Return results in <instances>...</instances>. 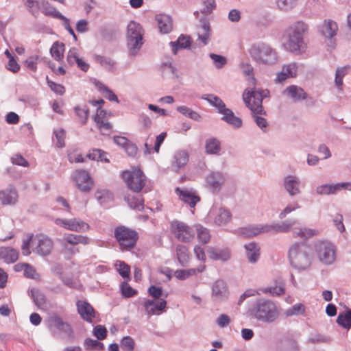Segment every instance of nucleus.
<instances>
[{"instance_id":"obj_29","label":"nucleus","mask_w":351,"mask_h":351,"mask_svg":"<svg viewBox=\"0 0 351 351\" xmlns=\"http://www.w3.org/2000/svg\"><path fill=\"white\" fill-rule=\"evenodd\" d=\"M93 60L108 71L113 72L116 69V61L109 57L95 54Z\"/></svg>"},{"instance_id":"obj_7","label":"nucleus","mask_w":351,"mask_h":351,"mask_svg":"<svg viewBox=\"0 0 351 351\" xmlns=\"http://www.w3.org/2000/svg\"><path fill=\"white\" fill-rule=\"evenodd\" d=\"M143 29L141 25L131 21L127 26V45L130 56H136L141 49L143 42Z\"/></svg>"},{"instance_id":"obj_50","label":"nucleus","mask_w":351,"mask_h":351,"mask_svg":"<svg viewBox=\"0 0 351 351\" xmlns=\"http://www.w3.org/2000/svg\"><path fill=\"white\" fill-rule=\"evenodd\" d=\"M195 229L198 240L203 243H207L210 239L209 230L199 224L195 226Z\"/></svg>"},{"instance_id":"obj_2","label":"nucleus","mask_w":351,"mask_h":351,"mask_svg":"<svg viewBox=\"0 0 351 351\" xmlns=\"http://www.w3.org/2000/svg\"><path fill=\"white\" fill-rule=\"evenodd\" d=\"M313 253L305 242L295 243L289 250L291 265L299 271L306 269L312 263Z\"/></svg>"},{"instance_id":"obj_56","label":"nucleus","mask_w":351,"mask_h":351,"mask_svg":"<svg viewBox=\"0 0 351 351\" xmlns=\"http://www.w3.org/2000/svg\"><path fill=\"white\" fill-rule=\"evenodd\" d=\"M203 8L200 12L204 15H208L213 12L216 8V3L215 0H201Z\"/></svg>"},{"instance_id":"obj_62","label":"nucleus","mask_w":351,"mask_h":351,"mask_svg":"<svg viewBox=\"0 0 351 351\" xmlns=\"http://www.w3.org/2000/svg\"><path fill=\"white\" fill-rule=\"evenodd\" d=\"M317 231L311 228H300L295 232V234L298 237L302 239H308L317 234Z\"/></svg>"},{"instance_id":"obj_17","label":"nucleus","mask_w":351,"mask_h":351,"mask_svg":"<svg viewBox=\"0 0 351 351\" xmlns=\"http://www.w3.org/2000/svg\"><path fill=\"white\" fill-rule=\"evenodd\" d=\"M282 186L285 191L293 197L301 193L300 180L295 175H287L282 179Z\"/></svg>"},{"instance_id":"obj_24","label":"nucleus","mask_w":351,"mask_h":351,"mask_svg":"<svg viewBox=\"0 0 351 351\" xmlns=\"http://www.w3.org/2000/svg\"><path fill=\"white\" fill-rule=\"evenodd\" d=\"M176 193L182 201L189 204L191 208L195 207L196 204L200 201L198 195L187 189H181L178 187L176 189Z\"/></svg>"},{"instance_id":"obj_13","label":"nucleus","mask_w":351,"mask_h":351,"mask_svg":"<svg viewBox=\"0 0 351 351\" xmlns=\"http://www.w3.org/2000/svg\"><path fill=\"white\" fill-rule=\"evenodd\" d=\"M47 326L51 331L57 330L59 332L65 333L69 337L72 336L73 334L71 326L64 322L60 315L56 313L49 317L47 319Z\"/></svg>"},{"instance_id":"obj_12","label":"nucleus","mask_w":351,"mask_h":351,"mask_svg":"<svg viewBox=\"0 0 351 351\" xmlns=\"http://www.w3.org/2000/svg\"><path fill=\"white\" fill-rule=\"evenodd\" d=\"M72 180L78 189L84 193H88L94 185V182L89 173L84 169L76 170L72 175Z\"/></svg>"},{"instance_id":"obj_44","label":"nucleus","mask_w":351,"mask_h":351,"mask_svg":"<svg viewBox=\"0 0 351 351\" xmlns=\"http://www.w3.org/2000/svg\"><path fill=\"white\" fill-rule=\"evenodd\" d=\"M177 111L184 116L189 117V119L196 121H200L202 119V117L200 114L191 109L190 108L185 106H178L176 108Z\"/></svg>"},{"instance_id":"obj_36","label":"nucleus","mask_w":351,"mask_h":351,"mask_svg":"<svg viewBox=\"0 0 351 351\" xmlns=\"http://www.w3.org/2000/svg\"><path fill=\"white\" fill-rule=\"evenodd\" d=\"M41 9L42 12L48 16H52L55 19H60L63 14L58 11L51 3L47 1L41 0Z\"/></svg>"},{"instance_id":"obj_48","label":"nucleus","mask_w":351,"mask_h":351,"mask_svg":"<svg viewBox=\"0 0 351 351\" xmlns=\"http://www.w3.org/2000/svg\"><path fill=\"white\" fill-rule=\"evenodd\" d=\"M84 346L86 350L88 351H93V350H103L104 348V345L103 343L92 339L90 338H86L84 341Z\"/></svg>"},{"instance_id":"obj_27","label":"nucleus","mask_w":351,"mask_h":351,"mask_svg":"<svg viewBox=\"0 0 351 351\" xmlns=\"http://www.w3.org/2000/svg\"><path fill=\"white\" fill-rule=\"evenodd\" d=\"M158 28L162 34L169 33L173 27L171 17L165 14H159L156 16Z\"/></svg>"},{"instance_id":"obj_33","label":"nucleus","mask_w":351,"mask_h":351,"mask_svg":"<svg viewBox=\"0 0 351 351\" xmlns=\"http://www.w3.org/2000/svg\"><path fill=\"white\" fill-rule=\"evenodd\" d=\"M177 259L182 267H186L190 260L188 248L184 245H178L176 249Z\"/></svg>"},{"instance_id":"obj_32","label":"nucleus","mask_w":351,"mask_h":351,"mask_svg":"<svg viewBox=\"0 0 351 351\" xmlns=\"http://www.w3.org/2000/svg\"><path fill=\"white\" fill-rule=\"evenodd\" d=\"M205 149L208 154L219 155L221 152V142L217 138L210 137L206 140Z\"/></svg>"},{"instance_id":"obj_52","label":"nucleus","mask_w":351,"mask_h":351,"mask_svg":"<svg viewBox=\"0 0 351 351\" xmlns=\"http://www.w3.org/2000/svg\"><path fill=\"white\" fill-rule=\"evenodd\" d=\"M265 294H269L271 296H278L285 293V289L284 285H280L275 287H267L261 289Z\"/></svg>"},{"instance_id":"obj_41","label":"nucleus","mask_w":351,"mask_h":351,"mask_svg":"<svg viewBox=\"0 0 351 351\" xmlns=\"http://www.w3.org/2000/svg\"><path fill=\"white\" fill-rule=\"evenodd\" d=\"M30 293L31 297L37 307L40 308L45 307L46 297L41 291L38 289L33 288L31 289Z\"/></svg>"},{"instance_id":"obj_47","label":"nucleus","mask_w":351,"mask_h":351,"mask_svg":"<svg viewBox=\"0 0 351 351\" xmlns=\"http://www.w3.org/2000/svg\"><path fill=\"white\" fill-rule=\"evenodd\" d=\"M107 153L100 149H93L87 155L86 158L93 160L108 162L109 160L106 158Z\"/></svg>"},{"instance_id":"obj_35","label":"nucleus","mask_w":351,"mask_h":351,"mask_svg":"<svg viewBox=\"0 0 351 351\" xmlns=\"http://www.w3.org/2000/svg\"><path fill=\"white\" fill-rule=\"evenodd\" d=\"M94 84L97 88L98 90L104 95L105 98L110 101H114L117 104L119 103V100L117 96L107 86L98 80H95Z\"/></svg>"},{"instance_id":"obj_54","label":"nucleus","mask_w":351,"mask_h":351,"mask_svg":"<svg viewBox=\"0 0 351 351\" xmlns=\"http://www.w3.org/2000/svg\"><path fill=\"white\" fill-rule=\"evenodd\" d=\"M121 348L123 351H134L135 348V341L130 336L123 337L121 341Z\"/></svg>"},{"instance_id":"obj_34","label":"nucleus","mask_w":351,"mask_h":351,"mask_svg":"<svg viewBox=\"0 0 351 351\" xmlns=\"http://www.w3.org/2000/svg\"><path fill=\"white\" fill-rule=\"evenodd\" d=\"M129 206L134 210L142 211L144 209V198L141 195H128L125 197Z\"/></svg>"},{"instance_id":"obj_64","label":"nucleus","mask_w":351,"mask_h":351,"mask_svg":"<svg viewBox=\"0 0 351 351\" xmlns=\"http://www.w3.org/2000/svg\"><path fill=\"white\" fill-rule=\"evenodd\" d=\"M283 70L289 77H295L297 76L298 66L296 62H291L282 66Z\"/></svg>"},{"instance_id":"obj_16","label":"nucleus","mask_w":351,"mask_h":351,"mask_svg":"<svg viewBox=\"0 0 351 351\" xmlns=\"http://www.w3.org/2000/svg\"><path fill=\"white\" fill-rule=\"evenodd\" d=\"M226 180L225 175L221 171H212L205 178V185L213 193L219 192Z\"/></svg>"},{"instance_id":"obj_49","label":"nucleus","mask_w":351,"mask_h":351,"mask_svg":"<svg viewBox=\"0 0 351 351\" xmlns=\"http://www.w3.org/2000/svg\"><path fill=\"white\" fill-rule=\"evenodd\" d=\"M74 111L77 117L79 118L82 125H85L88 121L89 116L88 108L86 106H76L74 108Z\"/></svg>"},{"instance_id":"obj_63","label":"nucleus","mask_w":351,"mask_h":351,"mask_svg":"<svg viewBox=\"0 0 351 351\" xmlns=\"http://www.w3.org/2000/svg\"><path fill=\"white\" fill-rule=\"evenodd\" d=\"M209 56L213 61L214 65L217 69L223 68L227 63L226 58L223 56L212 53H210Z\"/></svg>"},{"instance_id":"obj_46","label":"nucleus","mask_w":351,"mask_h":351,"mask_svg":"<svg viewBox=\"0 0 351 351\" xmlns=\"http://www.w3.org/2000/svg\"><path fill=\"white\" fill-rule=\"evenodd\" d=\"M239 67L242 70L243 74L247 77V80L254 84L256 79L254 74V68L252 64L247 62H241L239 64Z\"/></svg>"},{"instance_id":"obj_55","label":"nucleus","mask_w":351,"mask_h":351,"mask_svg":"<svg viewBox=\"0 0 351 351\" xmlns=\"http://www.w3.org/2000/svg\"><path fill=\"white\" fill-rule=\"evenodd\" d=\"M315 192L319 195H335L333 184H324L316 187Z\"/></svg>"},{"instance_id":"obj_1","label":"nucleus","mask_w":351,"mask_h":351,"mask_svg":"<svg viewBox=\"0 0 351 351\" xmlns=\"http://www.w3.org/2000/svg\"><path fill=\"white\" fill-rule=\"evenodd\" d=\"M267 90L254 88L251 90H246L243 94V101L246 106L252 111L254 122L264 132H266L268 123L265 118L259 116V114L265 113L262 103L263 98L267 97Z\"/></svg>"},{"instance_id":"obj_8","label":"nucleus","mask_w":351,"mask_h":351,"mask_svg":"<svg viewBox=\"0 0 351 351\" xmlns=\"http://www.w3.org/2000/svg\"><path fill=\"white\" fill-rule=\"evenodd\" d=\"M114 234L122 251L132 250L138 239V234L136 230L124 226H117Z\"/></svg>"},{"instance_id":"obj_51","label":"nucleus","mask_w":351,"mask_h":351,"mask_svg":"<svg viewBox=\"0 0 351 351\" xmlns=\"http://www.w3.org/2000/svg\"><path fill=\"white\" fill-rule=\"evenodd\" d=\"M239 232L245 237H254L261 234L259 225L241 228L239 230Z\"/></svg>"},{"instance_id":"obj_9","label":"nucleus","mask_w":351,"mask_h":351,"mask_svg":"<svg viewBox=\"0 0 351 351\" xmlns=\"http://www.w3.org/2000/svg\"><path fill=\"white\" fill-rule=\"evenodd\" d=\"M122 178L128 189L134 193H139L145 186L146 176L140 169L123 171Z\"/></svg>"},{"instance_id":"obj_21","label":"nucleus","mask_w":351,"mask_h":351,"mask_svg":"<svg viewBox=\"0 0 351 351\" xmlns=\"http://www.w3.org/2000/svg\"><path fill=\"white\" fill-rule=\"evenodd\" d=\"M337 30V23L331 19L324 20L322 24L319 26V32L322 36L329 40L336 36Z\"/></svg>"},{"instance_id":"obj_15","label":"nucleus","mask_w":351,"mask_h":351,"mask_svg":"<svg viewBox=\"0 0 351 351\" xmlns=\"http://www.w3.org/2000/svg\"><path fill=\"white\" fill-rule=\"evenodd\" d=\"M142 305L146 315L150 317L152 315H160L167 306V301L164 299H160L156 302L154 299H149L143 300Z\"/></svg>"},{"instance_id":"obj_23","label":"nucleus","mask_w":351,"mask_h":351,"mask_svg":"<svg viewBox=\"0 0 351 351\" xmlns=\"http://www.w3.org/2000/svg\"><path fill=\"white\" fill-rule=\"evenodd\" d=\"M200 25L197 31V40L202 43V45L205 46L208 44L210 36V27L208 20L202 17L199 19Z\"/></svg>"},{"instance_id":"obj_38","label":"nucleus","mask_w":351,"mask_h":351,"mask_svg":"<svg viewBox=\"0 0 351 351\" xmlns=\"http://www.w3.org/2000/svg\"><path fill=\"white\" fill-rule=\"evenodd\" d=\"M231 214L229 210L220 208L215 213L214 221L218 226L226 225L230 221Z\"/></svg>"},{"instance_id":"obj_25","label":"nucleus","mask_w":351,"mask_h":351,"mask_svg":"<svg viewBox=\"0 0 351 351\" xmlns=\"http://www.w3.org/2000/svg\"><path fill=\"white\" fill-rule=\"evenodd\" d=\"M169 45L173 54L180 49H190L191 39L189 36L181 34L176 41H171Z\"/></svg>"},{"instance_id":"obj_5","label":"nucleus","mask_w":351,"mask_h":351,"mask_svg":"<svg viewBox=\"0 0 351 351\" xmlns=\"http://www.w3.org/2000/svg\"><path fill=\"white\" fill-rule=\"evenodd\" d=\"M250 315L258 321L272 323L278 317L276 304L269 300L259 299L250 309Z\"/></svg>"},{"instance_id":"obj_40","label":"nucleus","mask_w":351,"mask_h":351,"mask_svg":"<svg viewBox=\"0 0 351 351\" xmlns=\"http://www.w3.org/2000/svg\"><path fill=\"white\" fill-rule=\"evenodd\" d=\"M23 1L29 13L34 17L38 18L41 9V0H23Z\"/></svg>"},{"instance_id":"obj_60","label":"nucleus","mask_w":351,"mask_h":351,"mask_svg":"<svg viewBox=\"0 0 351 351\" xmlns=\"http://www.w3.org/2000/svg\"><path fill=\"white\" fill-rule=\"evenodd\" d=\"M121 291L123 297L129 298L137 294V291L134 289L127 282H121Z\"/></svg>"},{"instance_id":"obj_59","label":"nucleus","mask_w":351,"mask_h":351,"mask_svg":"<svg viewBox=\"0 0 351 351\" xmlns=\"http://www.w3.org/2000/svg\"><path fill=\"white\" fill-rule=\"evenodd\" d=\"M73 221L75 232H86L90 229L89 224L80 218H73Z\"/></svg>"},{"instance_id":"obj_14","label":"nucleus","mask_w":351,"mask_h":351,"mask_svg":"<svg viewBox=\"0 0 351 351\" xmlns=\"http://www.w3.org/2000/svg\"><path fill=\"white\" fill-rule=\"evenodd\" d=\"M34 252L42 256H46L51 254L53 249V241L46 235H36L33 241Z\"/></svg>"},{"instance_id":"obj_4","label":"nucleus","mask_w":351,"mask_h":351,"mask_svg":"<svg viewBox=\"0 0 351 351\" xmlns=\"http://www.w3.org/2000/svg\"><path fill=\"white\" fill-rule=\"evenodd\" d=\"M202 99L207 101L212 106L215 107L217 113L222 115L221 119L232 126L234 129H239L243 125L241 118L234 115L233 111L228 108L223 100L213 94H207L202 97Z\"/></svg>"},{"instance_id":"obj_28","label":"nucleus","mask_w":351,"mask_h":351,"mask_svg":"<svg viewBox=\"0 0 351 351\" xmlns=\"http://www.w3.org/2000/svg\"><path fill=\"white\" fill-rule=\"evenodd\" d=\"M245 254L250 263H256L260 257V247L255 242H250L244 245Z\"/></svg>"},{"instance_id":"obj_6","label":"nucleus","mask_w":351,"mask_h":351,"mask_svg":"<svg viewBox=\"0 0 351 351\" xmlns=\"http://www.w3.org/2000/svg\"><path fill=\"white\" fill-rule=\"evenodd\" d=\"M308 30V25L302 21H297L287 29V49L291 52L299 51L302 48L304 35Z\"/></svg>"},{"instance_id":"obj_20","label":"nucleus","mask_w":351,"mask_h":351,"mask_svg":"<svg viewBox=\"0 0 351 351\" xmlns=\"http://www.w3.org/2000/svg\"><path fill=\"white\" fill-rule=\"evenodd\" d=\"M208 254L212 260L226 262L231 257L230 250L227 247H209Z\"/></svg>"},{"instance_id":"obj_31","label":"nucleus","mask_w":351,"mask_h":351,"mask_svg":"<svg viewBox=\"0 0 351 351\" xmlns=\"http://www.w3.org/2000/svg\"><path fill=\"white\" fill-rule=\"evenodd\" d=\"M189 161L188 153L184 150H180L175 153L172 167L178 170L184 167Z\"/></svg>"},{"instance_id":"obj_61","label":"nucleus","mask_w":351,"mask_h":351,"mask_svg":"<svg viewBox=\"0 0 351 351\" xmlns=\"http://www.w3.org/2000/svg\"><path fill=\"white\" fill-rule=\"evenodd\" d=\"M194 275H195V271L193 268L188 269H178L174 272L175 277L180 280H184Z\"/></svg>"},{"instance_id":"obj_45","label":"nucleus","mask_w":351,"mask_h":351,"mask_svg":"<svg viewBox=\"0 0 351 351\" xmlns=\"http://www.w3.org/2000/svg\"><path fill=\"white\" fill-rule=\"evenodd\" d=\"M95 197L101 205H105L113 199V195L108 190L98 189L95 193Z\"/></svg>"},{"instance_id":"obj_43","label":"nucleus","mask_w":351,"mask_h":351,"mask_svg":"<svg viewBox=\"0 0 351 351\" xmlns=\"http://www.w3.org/2000/svg\"><path fill=\"white\" fill-rule=\"evenodd\" d=\"M336 322L343 328L350 329L351 328V309L340 313Z\"/></svg>"},{"instance_id":"obj_37","label":"nucleus","mask_w":351,"mask_h":351,"mask_svg":"<svg viewBox=\"0 0 351 351\" xmlns=\"http://www.w3.org/2000/svg\"><path fill=\"white\" fill-rule=\"evenodd\" d=\"M64 240L71 245L80 243L87 245L90 243V239L88 237L80 234H66L64 237Z\"/></svg>"},{"instance_id":"obj_3","label":"nucleus","mask_w":351,"mask_h":351,"mask_svg":"<svg viewBox=\"0 0 351 351\" xmlns=\"http://www.w3.org/2000/svg\"><path fill=\"white\" fill-rule=\"evenodd\" d=\"M252 59L258 64L273 66L278 61V54L270 45L258 42L253 44L249 49Z\"/></svg>"},{"instance_id":"obj_39","label":"nucleus","mask_w":351,"mask_h":351,"mask_svg":"<svg viewBox=\"0 0 351 351\" xmlns=\"http://www.w3.org/2000/svg\"><path fill=\"white\" fill-rule=\"evenodd\" d=\"M350 69L351 66L349 65L338 67L337 69L335 77V84L339 90H342L343 79L344 76L348 73Z\"/></svg>"},{"instance_id":"obj_26","label":"nucleus","mask_w":351,"mask_h":351,"mask_svg":"<svg viewBox=\"0 0 351 351\" xmlns=\"http://www.w3.org/2000/svg\"><path fill=\"white\" fill-rule=\"evenodd\" d=\"M285 93L295 102L304 100L307 94L304 90L296 85H291L286 88Z\"/></svg>"},{"instance_id":"obj_10","label":"nucleus","mask_w":351,"mask_h":351,"mask_svg":"<svg viewBox=\"0 0 351 351\" xmlns=\"http://www.w3.org/2000/svg\"><path fill=\"white\" fill-rule=\"evenodd\" d=\"M315 252L319 261L326 264H332L336 258L335 245L328 241H319L315 244Z\"/></svg>"},{"instance_id":"obj_19","label":"nucleus","mask_w":351,"mask_h":351,"mask_svg":"<svg viewBox=\"0 0 351 351\" xmlns=\"http://www.w3.org/2000/svg\"><path fill=\"white\" fill-rule=\"evenodd\" d=\"M18 192L13 185L0 190V202L3 206H12L18 202Z\"/></svg>"},{"instance_id":"obj_18","label":"nucleus","mask_w":351,"mask_h":351,"mask_svg":"<svg viewBox=\"0 0 351 351\" xmlns=\"http://www.w3.org/2000/svg\"><path fill=\"white\" fill-rule=\"evenodd\" d=\"M211 297L215 302H222L228 298L229 292L226 282L223 280H216L212 285Z\"/></svg>"},{"instance_id":"obj_53","label":"nucleus","mask_w":351,"mask_h":351,"mask_svg":"<svg viewBox=\"0 0 351 351\" xmlns=\"http://www.w3.org/2000/svg\"><path fill=\"white\" fill-rule=\"evenodd\" d=\"M116 266L118 267L117 271L120 276L122 278L127 279L128 280H130V267L125 262L121 261H118L116 264Z\"/></svg>"},{"instance_id":"obj_42","label":"nucleus","mask_w":351,"mask_h":351,"mask_svg":"<svg viewBox=\"0 0 351 351\" xmlns=\"http://www.w3.org/2000/svg\"><path fill=\"white\" fill-rule=\"evenodd\" d=\"M64 45L63 43H59L58 41L55 42L51 49H50V53L51 56L56 60V61H62L64 56Z\"/></svg>"},{"instance_id":"obj_57","label":"nucleus","mask_w":351,"mask_h":351,"mask_svg":"<svg viewBox=\"0 0 351 351\" xmlns=\"http://www.w3.org/2000/svg\"><path fill=\"white\" fill-rule=\"evenodd\" d=\"M95 123L101 134L109 135L112 132V125L110 122L106 121L105 120H101L97 121Z\"/></svg>"},{"instance_id":"obj_11","label":"nucleus","mask_w":351,"mask_h":351,"mask_svg":"<svg viewBox=\"0 0 351 351\" xmlns=\"http://www.w3.org/2000/svg\"><path fill=\"white\" fill-rule=\"evenodd\" d=\"M171 230L175 237L181 242H189L195 235V232L192 228L186 223L173 221L171 223Z\"/></svg>"},{"instance_id":"obj_22","label":"nucleus","mask_w":351,"mask_h":351,"mask_svg":"<svg viewBox=\"0 0 351 351\" xmlns=\"http://www.w3.org/2000/svg\"><path fill=\"white\" fill-rule=\"evenodd\" d=\"M76 305L80 317L87 322L91 323L95 313L93 307L85 301H77Z\"/></svg>"},{"instance_id":"obj_58","label":"nucleus","mask_w":351,"mask_h":351,"mask_svg":"<svg viewBox=\"0 0 351 351\" xmlns=\"http://www.w3.org/2000/svg\"><path fill=\"white\" fill-rule=\"evenodd\" d=\"M295 223L294 219H287L280 223H276L277 233L289 232Z\"/></svg>"},{"instance_id":"obj_30","label":"nucleus","mask_w":351,"mask_h":351,"mask_svg":"<svg viewBox=\"0 0 351 351\" xmlns=\"http://www.w3.org/2000/svg\"><path fill=\"white\" fill-rule=\"evenodd\" d=\"M19 258V252L16 250L10 247H0V258L3 259L7 263L16 262Z\"/></svg>"}]
</instances>
